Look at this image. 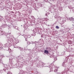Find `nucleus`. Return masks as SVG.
I'll list each match as a JSON object with an SVG mask.
<instances>
[{"label": "nucleus", "instance_id": "7ed1b4c3", "mask_svg": "<svg viewBox=\"0 0 74 74\" xmlns=\"http://www.w3.org/2000/svg\"><path fill=\"white\" fill-rule=\"evenodd\" d=\"M56 28L57 29H59V26H56Z\"/></svg>", "mask_w": 74, "mask_h": 74}, {"label": "nucleus", "instance_id": "f03ea898", "mask_svg": "<svg viewBox=\"0 0 74 74\" xmlns=\"http://www.w3.org/2000/svg\"><path fill=\"white\" fill-rule=\"evenodd\" d=\"M70 19H71V20L73 21H74V18L72 17Z\"/></svg>", "mask_w": 74, "mask_h": 74}, {"label": "nucleus", "instance_id": "f257e3e1", "mask_svg": "<svg viewBox=\"0 0 74 74\" xmlns=\"http://www.w3.org/2000/svg\"><path fill=\"white\" fill-rule=\"evenodd\" d=\"M49 53L48 51L46 50H45L44 51V53H46V54H48Z\"/></svg>", "mask_w": 74, "mask_h": 74}, {"label": "nucleus", "instance_id": "20e7f679", "mask_svg": "<svg viewBox=\"0 0 74 74\" xmlns=\"http://www.w3.org/2000/svg\"><path fill=\"white\" fill-rule=\"evenodd\" d=\"M27 44H30V42H28L27 43Z\"/></svg>", "mask_w": 74, "mask_h": 74}]
</instances>
